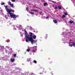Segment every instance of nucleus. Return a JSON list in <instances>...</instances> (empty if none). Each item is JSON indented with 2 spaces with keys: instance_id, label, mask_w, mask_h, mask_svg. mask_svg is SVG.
<instances>
[{
  "instance_id": "42",
  "label": "nucleus",
  "mask_w": 75,
  "mask_h": 75,
  "mask_svg": "<svg viewBox=\"0 0 75 75\" xmlns=\"http://www.w3.org/2000/svg\"><path fill=\"white\" fill-rule=\"evenodd\" d=\"M30 55H31V53H30Z\"/></svg>"
},
{
  "instance_id": "55",
  "label": "nucleus",
  "mask_w": 75,
  "mask_h": 75,
  "mask_svg": "<svg viewBox=\"0 0 75 75\" xmlns=\"http://www.w3.org/2000/svg\"><path fill=\"white\" fill-rule=\"evenodd\" d=\"M58 1V0H57Z\"/></svg>"
},
{
  "instance_id": "36",
  "label": "nucleus",
  "mask_w": 75,
  "mask_h": 75,
  "mask_svg": "<svg viewBox=\"0 0 75 75\" xmlns=\"http://www.w3.org/2000/svg\"><path fill=\"white\" fill-rule=\"evenodd\" d=\"M26 10H27V11H28V8H26Z\"/></svg>"
},
{
  "instance_id": "26",
  "label": "nucleus",
  "mask_w": 75,
  "mask_h": 75,
  "mask_svg": "<svg viewBox=\"0 0 75 75\" xmlns=\"http://www.w3.org/2000/svg\"><path fill=\"white\" fill-rule=\"evenodd\" d=\"M46 37L45 38V39H47V36H48V35L46 34Z\"/></svg>"
},
{
  "instance_id": "50",
  "label": "nucleus",
  "mask_w": 75,
  "mask_h": 75,
  "mask_svg": "<svg viewBox=\"0 0 75 75\" xmlns=\"http://www.w3.org/2000/svg\"><path fill=\"white\" fill-rule=\"evenodd\" d=\"M52 74V75H53V74Z\"/></svg>"
},
{
  "instance_id": "39",
  "label": "nucleus",
  "mask_w": 75,
  "mask_h": 75,
  "mask_svg": "<svg viewBox=\"0 0 75 75\" xmlns=\"http://www.w3.org/2000/svg\"><path fill=\"white\" fill-rule=\"evenodd\" d=\"M53 3H55V2L53 1Z\"/></svg>"
},
{
  "instance_id": "8",
  "label": "nucleus",
  "mask_w": 75,
  "mask_h": 75,
  "mask_svg": "<svg viewBox=\"0 0 75 75\" xmlns=\"http://www.w3.org/2000/svg\"><path fill=\"white\" fill-rule=\"evenodd\" d=\"M11 62H14V61H15V59H11Z\"/></svg>"
},
{
  "instance_id": "13",
  "label": "nucleus",
  "mask_w": 75,
  "mask_h": 75,
  "mask_svg": "<svg viewBox=\"0 0 75 75\" xmlns=\"http://www.w3.org/2000/svg\"><path fill=\"white\" fill-rule=\"evenodd\" d=\"M27 62H29V61H30V59H27Z\"/></svg>"
},
{
  "instance_id": "14",
  "label": "nucleus",
  "mask_w": 75,
  "mask_h": 75,
  "mask_svg": "<svg viewBox=\"0 0 75 75\" xmlns=\"http://www.w3.org/2000/svg\"><path fill=\"white\" fill-rule=\"evenodd\" d=\"M4 16H5V17L6 18V19H8V17H7V16L6 15H5Z\"/></svg>"
},
{
  "instance_id": "12",
  "label": "nucleus",
  "mask_w": 75,
  "mask_h": 75,
  "mask_svg": "<svg viewBox=\"0 0 75 75\" xmlns=\"http://www.w3.org/2000/svg\"><path fill=\"white\" fill-rule=\"evenodd\" d=\"M3 18H0V21H3Z\"/></svg>"
},
{
  "instance_id": "7",
  "label": "nucleus",
  "mask_w": 75,
  "mask_h": 75,
  "mask_svg": "<svg viewBox=\"0 0 75 75\" xmlns=\"http://www.w3.org/2000/svg\"><path fill=\"white\" fill-rule=\"evenodd\" d=\"M53 22L54 23H55V24H57V21L56 20H53Z\"/></svg>"
},
{
  "instance_id": "2",
  "label": "nucleus",
  "mask_w": 75,
  "mask_h": 75,
  "mask_svg": "<svg viewBox=\"0 0 75 75\" xmlns=\"http://www.w3.org/2000/svg\"><path fill=\"white\" fill-rule=\"evenodd\" d=\"M5 7V8L6 9V10L7 12L8 13V14L10 15V16L12 18H15L17 17L18 18L19 17V16L18 15H16L15 14H13V13H11V12H14V11L11 9H9L8 8H7V6H4Z\"/></svg>"
},
{
  "instance_id": "56",
  "label": "nucleus",
  "mask_w": 75,
  "mask_h": 75,
  "mask_svg": "<svg viewBox=\"0 0 75 75\" xmlns=\"http://www.w3.org/2000/svg\"><path fill=\"white\" fill-rule=\"evenodd\" d=\"M10 24H11V23H10Z\"/></svg>"
},
{
  "instance_id": "21",
  "label": "nucleus",
  "mask_w": 75,
  "mask_h": 75,
  "mask_svg": "<svg viewBox=\"0 0 75 75\" xmlns=\"http://www.w3.org/2000/svg\"><path fill=\"white\" fill-rule=\"evenodd\" d=\"M16 55H17V54H13V56L14 57H16Z\"/></svg>"
},
{
  "instance_id": "43",
  "label": "nucleus",
  "mask_w": 75,
  "mask_h": 75,
  "mask_svg": "<svg viewBox=\"0 0 75 75\" xmlns=\"http://www.w3.org/2000/svg\"><path fill=\"white\" fill-rule=\"evenodd\" d=\"M16 69H18V67H17L16 68Z\"/></svg>"
},
{
  "instance_id": "1",
  "label": "nucleus",
  "mask_w": 75,
  "mask_h": 75,
  "mask_svg": "<svg viewBox=\"0 0 75 75\" xmlns=\"http://www.w3.org/2000/svg\"><path fill=\"white\" fill-rule=\"evenodd\" d=\"M33 33L31 32H30L29 35L28 36V38L26 39V42H28V41H30L31 42V44L33 45L34 44L37 43V40H34L33 39H35L37 38V36L34 35L33 36Z\"/></svg>"
},
{
  "instance_id": "15",
  "label": "nucleus",
  "mask_w": 75,
  "mask_h": 75,
  "mask_svg": "<svg viewBox=\"0 0 75 75\" xmlns=\"http://www.w3.org/2000/svg\"><path fill=\"white\" fill-rule=\"evenodd\" d=\"M8 4L9 5H10L11 4V2H10V1L8 2Z\"/></svg>"
},
{
  "instance_id": "29",
  "label": "nucleus",
  "mask_w": 75,
  "mask_h": 75,
  "mask_svg": "<svg viewBox=\"0 0 75 75\" xmlns=\"http://www.w3.org/2000/svg\"><path fill=\"white\" fill-rule=\"evenodd\" d=\"M37 48V46H34L33 47V48Z\"/></svg>"
},
{
  "instance_id": "28",
  "label": "nucleus",
  "mask_w": 75,
  "mask_h": 75,
  "mask_svg": "<svg viewBox=\"0 0 75 75\" xmlns=\"http://www.w3.org/2000/svg\"><path fill=\"white\" fill-rule=\"evenodd\" d=\"M32 51L34 52H35V50H33Z\"/></svg>"
},
{
  "instance_id": "10",
  "label": "nucleus",
  "mask_w": 75,
  "mask_h": 75,
  "mask_svg": "<svg viewBox=\"0 0 75 75\" xmlns=\"http://www.w3.org/2000/svg\"><path fill=\"white\" fill-rule=\"evenodd\" d=\"M32 11H35V12H38V11L35 9H32Z\"/></svg>"
},
{
  "instance_id": "51",
  "label": "nucleus",
  "mask_w": 75,
  "mask_h": 75,
  "mask_svg": "<svg viewBox=\"0 0 75 75\" xmlns=\"http://www.w3.org/2000/svg\"><path fill=\"white\" fill-rule=\"evenodd\" d=\"M1 14V13H0V15Z\"/></svg>"
},
{
  "instance_id": "27",
  "label": "nucleus",
  "mask_w": 75,
  "mask_h": 75,
  "mask_svg": "<svg viewBox=\"0 0 75 75\" xmlns=\"http://www.w3.org/2000/svg\"><path fill=\"white\" fill-rule=\"evenodd\" d=\"M64 14H65V16H67L68 13H66V12H65Z\"/></svg>"
},
{
  "instance_id": "38",
  "label": "nucleus",
  "mask_w": 75,
  "mask_h": 75,
  "mask_svg": "<svg viewBox=\"0 0 75 75\" xmlns=\"http://www.w3.org/2000/svg\"><path fill=\"white\" fill-rule=\"evenodd\" d=\"M21 36L22 37H23V35L22 34V35H21Z\"/></svg>"
},
{
  "instance_id": "47",
  "label": "nucleus",
  "mask_w": 75,
  "mask_h": 75,
  "mask_svg": "<svg viewBox=\"0 0 75 75\" xmlns=\"http://www.w3.org/2000/svg\"><path fill=\"white\" fill-rule=\"evenodd\" d=\"M0 47H1V46H0Z\"/></svg>"
},
{
  "instance_id": "18",
  "label": "nucleus",
  "mask_w": 75,
  "mask_h": 75,
  "mask_svg": "<svg viewBox=\"0 0 75 75\" xmlns=\"http://www.w3.org/2000/svg\"><path fill=\"white\" fill-rule=\"evenodd\" d=\"M30 14H32V15H33H33H34V13L33 12H30Z\"/></svg>"
},
{
  "instance_id": "48",
  "label": "nucleus",
  "mask_w": 75,
  "mask_h": 75,
  "mask_svg": "<svg viewBox=\"0 0 75 75\" xmlns=\"http://www.w3.org/2000/svg\"><path fill=\"white\" fill-rule=\"evenodd\" d=\"M11 49H12V48H11V49H10V50H11Z\"/></svg>"
},
{
  "instance_id": "17",
  "label": "nucleus",
  "mask_w": 75,
  "mask_h": 75,
  "mask_svg": "<svg viewBox=\"0 0 75 75\" xmlns=\"http://www.w3.org/2000/svg\"><path fill=\"white\" fill-rule=\"evenodd\" d=\"M47 3H44V6H46V5H47Z\"/></svg>"
},
{
  "instance_id": "41",
  "label": "nucleus",
  "mask_w": 75,
  "mask_h": 75,
  "mask_svg": "<svg viewBox=\"0 0 75 75\" xmlns=\"http://www.w3.org/2000/svg\"><path fill=\"white\" fill-rule=\"evenodd\" d=\"M16 65V64H13V65Z\"/></svg>"
},
{
  "instance_id": "57",
  "label": "nucleus",
  "mask_w": 75,
  "mask_h": 75,
  "mask_svg": "<svg viewBox=\"0 0 75 75\" xmlns=\"http://www.w3.org/2000/svg\"><path fill=\"white\" fill-rule=\"evenodd\" d=\"M27 27H28V26H27Z\"/></svg>"
},
{
  "instance_id": "3",
  "label": "nucleus",
  "mask_w": 75,
  "mask_h": 75,
  "mask_svg": "<svg viewBox=\"0 0 75 75\" xmlns=\"http://www.w3.org/2000/svg\"><path fill=\"white\" fill-rule=\"evenodd\" d=\"M63 35H64V37L65 38V39L64 40H63V41H67V40H68L69 38H67V36H66L67 35H66V33H65L64 32H63Z\"/></svg>"
},
{
  "instance_id": "45",
  "label": "nucleus",
  "mask_w": 75,
  "mask_h": 75,
  "mask_svg": "<svg viewBox=\"0 0 75 75\" xmlns=\"http://www.w3.org/2000/svg\"><path fill=\"white\" fill-rule=\"evenodd\" d=\"M28 21H29V20H28V19L27 20Z\"/></svg>"
},
{
  "instance_id": "24",
  "label": "nucleus",
  "mask_w": 75,
  "mask_h": 75,
  "mask_svg": "<svg viewBox=\"0 0 75 75\" xmlns=\"http://www.w3.org/2000/svg\"><path fill=\"white\" fill-rule=\"evenodd\" d=\"M27 51H28V52H29V51H30V49H27Z\"/></svg>"
},
{
  "instance_id": "34",
  "label": "nucleus",
  "mask_w": 75,
  "mask_h": 75,
  "mask_svg": "<svg viewBox=\"0 0 75 75\" xmlns=\"http://www.w3.org/2000/svg\"><path fill=\"white\" fill-rule=\"evenodd\" d=\"M42 69V72H44V69Z\"/></svg>"
},
{
  "instance_id": "32",
  "label": "nucleus",
  "mask_w": 75,
  "mask_h": 75,
  "mask_svg": "<svg viewBox=\"0 0 75 75\" xmlns=\"http://www.w3.org/2000/svg\"><path fill=\"white\" fill-rule=\"evenodd\" d=\"M30 65H33V63H32L31 62H30Z\"/></svg>"
},
{
  "instance_id": "6",
  "label": "nucleus",
  "mask_w": 75,
  "mask_h": 75,
  "mask_svg": "<svg viewBox=\"0 0 75 75\" xmlns=\"http://www.w3.org/2000/svg\"><path fill=\"white\" fill-rule=\"evenodd\" d=\"M22 29V26L21 25H19L18 28V30H21Z\"/></svg>"
},
{
  "instance_id": "30",
  "label": "nucleus",
  "mask_w": 75,
  "mask_h": 75,
  "mask_svg": "<svg viewBox=\"0 0 75 75\" xmlns=\"http://www.w3.org/2000/svg\"><path fill=\"white\" fill-rule=\"evenodd\" d=\"M4 3H3L2 4H1V5H4Z\"/></svg>"
},
{
  "instance_id": "54",
  "label": "nucleus",
  "mask_w": 75,
  "mask_h": 75,
  "mask_svg": "<svg viewBox=\"0 0 75 75\" xmlns=\"http://www.w3.org/2000/svg\"><path fill=\"white\" fill-rule=\"evenodd\" d=\"M23 64V65H24V64Z\"/></svg>"
},
{
  "instance_id": "5",
  "label": "nucleus",
  "mask_w": 75,
  "mask_h": 75,
  "mask_svg": "<svg viewBox=\"0 0 75 75\" xmlns=\"http://www.w3.org/2000/svg\"><path fill=\"white\" fill-rule=\"evenodd\" d=\"M0 11L1 13L2 14H1V16H4V14L3 13V10H2V9H1V8L0 7Z\"/></svg>"
},
{
  "instance_id": "40",
  "label": "nucleus",
  "mask_w": 75,
  "mask_h": 75,
  "mask_svg": "<svg viewBox=\"0 0 75 75\" xmlns=\"http://www.w3.org/2000/svg\"><path fill=\"white\" fill-rule=\"evenodd\" d=\"M14 29L15 30H16V28H14L13 30H14Z\"/></svg>"
},
{
  "instance_id": "16",
  "label": "nucleus",
  "mask_w": 75,
  "mask_h": 75,
  "mask_svg": "<svg viewBox=\"0 0 75 75\" xmlns=\"http://www.w3.org/2000/svg\"><path fill=\"white\" fill-rule=\"evenodd\" d=\"M54 9H55L56 10L58 9V7L57 6H55L54 8Z\"/></svg>"
},
{
  "instance_id": "25",
  "label": "nucleus",
  "mask_w": 75,
  "mask_h": 75,
  "mask_svg": "<svg viewBox=\"0 0 75 75\" xmlns=\"http://www.w3.org/2000/svg\"><path fill=\"white\" fill-rule=\"evenodd\" d=\"M63 18H65V16L64 15L62 16Z\"/></svg>"
},
{
  "instance_id": "44",
  "label": "nucleus",
  "mask_w": 75,
  "mask_h": 75,
  "mask_svg": "<svg viewBox=\"0 0 75 75\" xmlns=\"http://www.w3.org/2000/svg\"><path fill=\"white\" fill-rule=\"evenodd\" d=\"M13 27H14V25H13Z\"/></svg>"
},
{
  "instance_id": "19",
  "label": "nucleus",
  "mask_w": 75,
  "mask_h": 75,
  "mask_svg": "<svg viewBox=\"0 0 75 75\" xmlns=\"http://www.w3.org/2000/svg\"><path fill=\"white\" fill-rule=\"evenodd\" d=\"M6 42H10V40H6Z\"/></svg>"
},
{
  "instance_id": "22",
  "label": "nucleus",
  "mask_w": 75,
  "mask_h": 75,
  "mask_svg": "<svg viewBox=\"0 0 75 75\" xmlns=\"http://www.w3.org/2000/svg\"><path fill=\"white\" fill-rule=\"evenodd\" d=\"M34 63H35V64H37V61H36V60H34Z\"/></svg>"
},
{
  "instance_id": "4",
  "label": "nucleus",
  "mask_w": 75,
  "mask_h": 75,
  "mask_svg": "<svg viewBox=\"0 0 75 75\" xmlns=\"http://www.w3.org/2000/svg\"><path fill=\"white\" fill-rule=\"evenodd\" d=\"M24 31L25 32V37L27 39V38H28V37L29 35H28V33L27 32V31H26V30L25 29H24Z\"/></svg>"
},
{
  "instance_id": "33",
  "label": "nucleus",
  "mask_w": 75,
  "mask_h": 75,
  "mask_svg": "<svg viewBox=\"0 0 75 75\" xmlns=\"http://www.w3.org/2000/svg\"><path fill=\"white\" fill-rule=\"evenodd\" d=\"M12 1L13 2H15V1H16V0H12Z\"/></svg>"
},
{
  "instance_id": "9",
  "label": "nucleus",
  "mask_w": 75,
  "mask_h": 75,
  "mask_svg": "<svg viewBox=\"0 0 75 75\" xmlns=\"http://www.w3.org/2000/svg\"><path fill=\"white\" fill-rule=\"evenodd\" d=\"M11 7H12L13 8H14V5H13V4H11L10 5Z\"/></svg>"
},
{
  "instance_id": "37",
  "label": "nucleus",
  "mask_w": 75,
  "mask_h": 75,
  "mask_svg": "<svg viewBox=\"0 0 75 75\" xmlns=\"http://www.w3.org/2000/svg\"><path fill=\"white\" fill-rule=\"evenodd\" d=\"M69 34H70V33H68V32L67 33V34H69Z\"/></svg>"
},
{
  "instance_id": "31",
  "label": "nucleus",
  "mask_w": 75,
  "mask_h": 75,
  "mask_svg": "<svg viewBox=\"0 0 75 75\" xmlns=\"http://www.w3.org/2000/svg\"><path fill=\"white\" fill-rule=\"evenodd\" d=\"M6 47H7V48H8V49H9V48H10V47H8V46H6Z\"/></svg>"
},
{
  "instance_id": "46",
  "label": "nucleus",
  "mask_w": 75,
  "mask_h": 75,
  "mask_svg": "<svg viewBox=\"0 0 75 75\" xmlns=\"http://www.w3.org/2000/svg\"><path fill=\"white\" fill-rule=\"evenodd\" d=\"M34 32H35V31H34Z\"/></svg>"
},
{
  "instance_id": "49",
  "label": "nucleus",
  "mask_w": 75,
  "mask_h": 75,
  "mask_svg": "<svg viewBox=\"0 0 75 75\" xmlns=\"http://www.w3.org/2000/svg\"><path fill=\"white\" fill-rule=\"evenodd\" d=\"M45 73H46V72H45Z\"/></svg>"
},
{
  "instance_id": "52",
  "label": "nucleus",
  "mask_w": 75,
  "mask_h": 75,
  "mask_svg": "<svg viewBox=\"0 0 75 75\" xmlns=\"http://www.w3.org/2000/svg\"><path fill=\"white\" fill-rule=\"evenodd\" d=\"M36 45H37V44L36 43Z\"/></svg>"
},
{
  "instance_id": "35",
  "label": "nucleus",
  "mask_w": 75,
  "mask_h": 75,
  "mask_svg": "<svg viewBox=\"0 0 75 75\" xmlns=\"http://www.w3.org/2000/svg\"><path fill=\"white\" fill-rule=\"evenodd\" d=\"M39 74H40V75H41V74H43V73H39Z\"/></svg>"
},
{
  "instance_id": "53",
  "label": "nucleus",
  "mask_w": 75,
  "mask_h": 75,
  "mask_svg": "<svg viewBox=\"0 0 75 75\" xmlns=\"http://www.w3.org/2000/svg\"><path fill=\"white\" fill-rule=\"evenodd\" d=\"M3 47L4 48V46H3Z\"/></svg>"
},
{
  "instance_id": "11",
  "label": "nucleus",
  "mask_w": 75,
  "mask_h": 75,
  "mask_svg": "<svg viewBox=\"0 0 75 75\" xmlns=\"http://www.w3.org/2000/svg\"><path fill=\"white\" fill-rule=\"evenodd\" d=\"M69 23H70V24H72V23H74L75 22H74V21H69Z\"/></svg>"
},
{
  "instance_id": "20",
  "label": "nucleus",
  "mask_w": 75,
  "mask_h": 75,
  "mask_svg": "<svg viewBox=\"0 0 75 75\" xmlns=\"http://www.w3.org/2000/svg\"><path fill=\"white\" fill-rule=\"evenodd\" d=\"M58 8H59V9H61L62 8L60 6H58Z\"/></svg>"
},
{
  "instance_id": "23",
  "label": "nucleus",
  "mask_w": 75,
  "mask_h": 75,
  "mask_svg": "<svg viewBox=\"0 0 75 75\" xmlns=\"http://www.w3.org/2000/svg\"><path fill=\"white\" fill-rule=\"evenodd\" d=\"M46 19H48H48H49V17L48 16H47V17H46Z\"/></svg>"
}]
</instances>
